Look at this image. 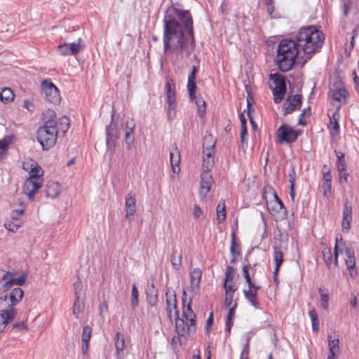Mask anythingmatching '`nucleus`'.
I'll return each instance as SVG.
<instances>
[{
  "label": "nucleus",
  "mask_w": 359,
  "mask_h": 359,
  "mask_svg": "<svg viewBox=\"0 0 359 359\" xmlns=\"http://www.w3.org/2000/svg\"><path fill=\"white\" fill-rule=\"evenodd\" d=\"M202 271L199 268L194 269L190 273V291L196 293L200 287Z\"/></svg>",
  "instance_id": "a211bd4d"
},
{
  "label": "nucleus",
  "mask_w": 359,
  "mask_h": 359,
  "mask_svg": "<svg viewBox=\"0 0 359 359\" xmlns=\"http://www.w3.org/2000/svg\"><path fill=\"white\" fill-rule=\"evenodd\" d=\"M339 172V182L341 183L342 182H347V177L348 173L346 172V168H344L343 169L337 168Z\"/></svg>",
  "instance_id": "13d9d810"
},
{
  "label": "nucleus",
  "mask_w": 359,
  "mask_h": 359,
  "mask_svg": "<svg viewBox=\"0 0 359 359\" xmlns=\"http://www.w3.org/2000/svg\"><path fill=\"white\" fill-rule=\"evenodd\" d=\"M69 120L66 116L58 119V122L47 121L37 130V140L43 150L53 147L57 140V134H65L69 129Z\"/></svg>",
  "instance_id": "20e7f679"
},
{
  "label": "nucleus",
  "mask_w": 359,
  "mask_h": 359,
  "mask_svg": "<svg viewBox=\"0 0 359 359\" xmlns=\"http://www.w3.org/2000/svg\"><path fill=\"white\" fill-rule=\"evenodd\" d=\"M248 289L243 290L245 297L248 299L250 304L255 309L259 308V302L257 298V292L260 287L254 284L252 285H248Z\"/></svg>",
  "instance_id": "2eb2a0df"
},
{
  "label": "nucleus",
  "mask_w": 359,
  "mask_h": 359,
  "mask_svg": "<svg viewBox=\"0 0 359 359\" xmlns=\"http://www.w3.org/2000/svg\"><path fill=\"white\" fill-rule=\"evenodd\" d=\"M272 203H276L277 208H284V205H283L282 201L278 197V196L276 193H274V194H273V201H271V204H272Z\"/></svg>",
  "instance_id": "338daca9"
},
{
  "label": "nucleus",
  "mask_w": 359,
  "mask_h": 359,
  "mask_svg": "<svg viewBox=\"0 0 359 359\" xmlns=\"http://www.w3.org/2000/svg\"><path fill=\"white\" fill-rule=\"evenodd\" d=\"M134 128L135 123L133 119L130 121H128L126 123L125 142L126 144V149L128 150L131 149L135 141Z\"/></svg>",
  "instance_id": "aec40b11"
},
{
  "label": "nucleus",
  "mask_w": 359,
  "mask_h": 359,
  "mask_svg": "<svg viewBox=\"0 0 359 359\" xmlns=\"http://www.w3.org/2000/svg\"><path fill=\"white\" fill-rule=\"evenodd\" d=\"M27 276L26 274H22V276L18 278H12V282L13 285H16L18 286L23 285L26 281Z\"/></svg>",
  "instance_id": "5fc2aeb1"
},
{
  "label": "nucleus",
  "mask_w": 359,
  "mask_h": 359,
  "mask_svg": "<svg viewBox=\"0 0 359 359\" xmlns=\"http://www.w3.org/2000/svg\"><path fill=\"white\" fill-rule=\"evenodd\" d=\"M298 57L303 63L306 62L296 41L287 39L280 41L277 49L276 63L282 72L290 70Z\"/></svg>",
  "instance_id": "7ed1b4c3"
},
{
  "label": "nucleus",
  "mask_w": 359,
  "mask_h": 359,
  "mask_svg": "<svg viewBox=\"0 0 359 359\" xmlns=\"http://www.w3.org/2000/svg\"><path fill=\"white\" fill-rule=\"evenodd\" d=\"M60 194V184L56 182H50L46 186V196L55 198Z\"/></svg>",
  "instance_id": "a878e982"
},
{
  "label": "nucleus",
  "mask_w": 359,
  "mask_h": 359,
  "mask_svg": "<svg viewBox=\"0 0 359 359\" xmlns=\"http://www.w3.org/2000/svg\"><path fill=\"white\" fill-rule=\"evenodd\" d=\"M16 222H17L16 223L9 222V223L5 224L6 228L10 231H12V232L16 231L18 229V228L21 226V223L20 222H18V220Z\"/></svg>",
  "instance_id": "6e6d98bb"
},
{
  "label": "nucleus",
  "mask_w": 359,
  "mask_h": 359,
  "mask_svg": "<svg viewBox=\"0 0 359 359\" xmlns=\"http://www.w3.org/2000/svg\"><path fill=\"white\" fill-rule=\"evenodd\" d=\"M168 103V116L169 118L173 116L175 113L176 108V98H167Z\"/></svg>",
  "instance_id": "58836bf2"
},
{
  "label": "nucleus",
  "mask_w": 359,
  "mask_h": 359,
  "mask_svg": "<svg viewBox=\"0 0 359 359\" xmlns=\"http://www.w3.org/2000/svg\"><path fill=\"white\" fill-rule=\"evenodd\" d=\"M288 177H289L290 184H295L297 175H296L294 163H290V171L288 173Z\"/></svg>",
  "instance_id": "de8ad7c7"
},
{
  "label": "nucleus",
  "mask_w": 359,
  "mask_h": 359,
  "mask_svg": "<svg viewBox=\"0 0 359 359\" xmlns=\"http://www.w3.org/2000/svg\"><path fill=\"white\" fill-rule=\"evenodd\" d=\"M171 263L175 269H180L182 265V254L175 250L171 256Z\"/></svg>",
  "instance_id": "4c0bfd02"
},
{
  "label": "nucleus",
  "mask_w": 359,
  "mask_h": 359,
  "mask_svg": "<svg viewBox=\"0 0 359 359\" xmlns=\"http://www.w3.org/2000/svg\"><path fill=\"white\" fill-rule=\"evenodd\" d=\"M175 327L176 330L179 335L180 336H186L188 334V331L187 327L184 325V322L182 319L180 318L178 316L175 318Z\"/></svg>",
  "instance_id": "2f4dec72"
},
{
  "label": "nucleus",
  "mask_w": 359,
  "mask_h": 359,
  "mask_svg": "<svg viewBox=\"0 0 359 359\" xmlns=\"http://www.w3.org/2000/svg\"><path fill=\"white\" fill-rule=\"evenodd\" d=\"M214 149H203V169L210 170L214 165Z\"/></svg>",
  "instance_id": "4be33fe9"
},
{
  "label": "nucleus",
  "mask_w": 359,
  "mask_h": 359,
  "mask_svg": "<svg viewBox=\"0 0 359 359\" xmlns=\"http://www.w3.org/2000/svg\"><path fill=\"white\" fill-rule=\"evenodd\" d=\"M343 217L348 218L352 217V206L351 203L346 201L344 203V208L343 210Z\"/></svg>",
  "instance_id": "09e8293b"
},
{
  "label": "nucleus",
  "mask_w": 359,
  "mask_h": 359,
  "mask_svg": "<svg viewBox=\"0 0 359 359\" xmlns=\"http://www.w3.org/2000/svg\"><path fill=\"white\" fill-rule=\"evenodd\" d=\"M9 276L10 273H6L3 275L2 280L4 281V283L2 287L4 291L9 290L13 285L11 278H8Z\"/></svg>",
  "instance_id": "a18cd8bd"
},
{
  "label": "nucleus",
  "mask_w": 359,
  "mask_h": 359,
  "mask_svg": "<svg viewBox=\"0 0 359 359\" xmlns=\"http://www.w3.org/2000/svg\"><path fill=\"white\" fill-rule=\"evenodd\" d=\"M353 76V82L355 85V89L359 94V77L357 76L355 71H353L352 73Z\"/></svg>",
  "instance_id": "774afa93"
},
{
  "label": "nucleus",
  "mask_w": 359,
  "mask_h": 359,
  "mask_svg": "<svg viewBox=\"0 0 359 359\" xmlns=\"http://www.w3.org/2000/svg\"><path fill=\"white\" fill-rule=\"evenodd\" d=\"M126 217L129 218L136 212L135 194L130 191L127 194L125 202Z\"/></svg>",
  "instance_id": "6ab92c4d"
},
{
  "label": "nucleus",
  "mask_w": 359,
  "mask_h": 359,
  "mask_svg": "<svg viewBox=\"0 0 359 359\" xmlns=\"http://www.w3.org/2000/svg\"><path fill=\"white\" fill-rule=\"evenodd\" d=\"M85 308L84 297H75V300L72 306V312L77 317Z\"/></svg>",
  "instance_id": "c85d7f7f"
},
{
  "label": "nucleus",
  "mask_w": 359,
  "mask_h": 359,
  "mask_svg": "<svg viewBox=\"0 0 359 359\" xmlns=\"http://www.w3.org/2000/svg\"><path fill=\"white\" fill-rule=\"evenodd\" d=\"M329 95L336 102L339 103L340 107L347 102L348 97V92L344 86L339 81L334 86L330 88Z\"/></svg>",
  "instance_id": "1a4fd4ad"
},
{
  "label": "nucleus",
  "mask_w": 359,
  "mask_h": 359,
  "mask_svg": "<svg viewBox=\"0 0 359 359\" xmlns=\"http://www.w3.org/2000/svg\"><path fill=\"white\" fill-rule=\"evenodd\" d=\"M114 346L116 348V357L117 359H123L125 353V339L122 334L117 332L114 337Z\"/></svg>",
  "instance_id": "f3484780"
},
{
  "label": "nucleus",
  "mask_w": 359,
  "mask_h": 359,
  "mask_svg": "<svg viewBox=\"0 0 359 359\" xmlns=\"http://www.w3.org/2000/svg\"><path fill=\"white\" fill-rule=\"evenodd\" d=\"M329 354L337 355L339 353V340L338 338L332 339L330 335L328 336Z\"/></svg>",
  "instance_id": "393cba45"
},
{
  "label": "nucleus",
  "mask_w": 359,
  "mask_h": 359,
  "mask_svg": "<svg viewBox=\"0 0 359 359\" xmlns=\"http://www.w3.org/2000/svg\"><path fill=\"white\" fill-rule=\"evenodd\" d=\"M130 305L133 309L138 305V290L135 284H133L132 287Z\"/></svg>",
  "instance_id": "ea45409f"
},
{
  "label": "nucleus",
  "mask_w": 359,
  "mask_h": 359,
  "mask_svg": "<svg viewBox=\"0 0 359 359\" xmlns=\"http://www.w3.org/2000/svg\"><path fill=\"white\" fill-rule=\"evenodd\" d=\"M106 134H107V145L108 148H114L115 147V140L117 137L116 131L114 127L111 123L106 128Z\"/></svg>",
  "instance_id": "b1692460"
},
{
  "label": "nucleus",
  "mask_w": 359,
  "mask_h": 359,
  "mask_svg": "<svg viewBox=\"0 0 359 359\" xmlns=\"http://www.w3.org/2000/svg\"><path fill=\"white\" fill-rule=\"evenodd\" d=\"M271 88L273 94V100L276 103H280L286 92V83L284 76L279 74L271 75Z\"/></svg>",
  "instance_id": "423d86ee"
},
{
  "label": "nucleus",
  "mask_w": 359,
  "mask_h": 359,
  "mask_svg": "<svg viewBox=\"0 0 359 359\" xmlns=\"http://www.w3.org/2000/svg\"><path fill=\"white\" fill-rule=\"evenodd\" d=\"M273 260L276 264L274 269V275H276L279 271L280 266L283 262V255L281 250L277 248H274Z\"/></svg>",
  "instance_id": "c756f323"
},
{
  "label": "nucleus",
  "mask_w": 359,
  "mask_h": 359,
  "mask_svg": "<svg viewBox=\"0 0 359 359\" xmlns=\"http://www.w3.org/2000/svg\"><path fill=\"white\" fill-rule=\"evenodd\" d=\"M43 117L44 120V124L49 121H53V122H58V120L56 121V114L55 112L52 109H47L43 114Z\"/></svg>",
  "instance_id": "a19ab883"
},
{
  "label": "nucleus",
  "mask_w": 359,
  "mask_h": 359,
  "mask_svg": "<svg viewBox=\"0 0 359 359\" xmlns=\"http://www.w3.org/2000/svg\"><path fill=\"white\" fill-rule=\"evenodd\" d=\"M41 177H29L24 183L23 191L30 200H33L35 193L41 187Z\"/></svg>",
  "instance_id": "9b49d317"
},
{
  "label": "nucleus",
  "mask_w": 359,
  "mask_h": 359,
  "mask_svg": "<svg viewBox=\"0 0 359 359\" xmlns=\"http://www.w3.org/2000/svg\"><path fill=\"white\" fill-rule=\"evenodd\" d=\"M20 205L21 208L13 210L11 214V217L14 221H18L19 217L24 213V208L22 201L20 202Z\"/></svg>",
  "instance_id": "8fccbe9b"
},
{
  "label": "nucleus",
  "mask_w": 359,
  "mask_h": 359,
  "mask_svg": "<svg viewBox=\"0 0 359 359\" xmlns=\"http://www.w3.org/2000/svg\"><path fill=\"white\" fill-rule=\"evenodd\" d=\"M92 333V328L89 325H86L83 328L81 342H89Z\"/></svg>",
  "instance_id": "37998d69"
},
{
  "label": "nucleus",
  "mask_w": 359,
  "mask_h": 359,
  "mask_svg": "<svg viewBox=\"0 0 359 359\" xmlns=\"http://www.w3.org/2000/svg\"><path fill=\"white\" fill-rule=\"evenodd\" d=\"M319 293L321 298V305L325 309L328 308L329 296L328 293L325 292L323 289L319 288Z\"/></svg>",
  "instance_id": "49530a36"
},
{
  "label": "nucleus",
  "mask_w": 359,
  "mask_h": 359,
  "mask_svg": "<svg viewBox=\"0 0 359 359\" xmlns=\"http://www.w3.org/2000/svg\"><path fill=\"white\" fill-rule=\"evenodd\" d=\"M309 315L311 318L312 322V329L313 332H318L319 330V320L318 314L315 310V309H311L309 311Z\"/></svg>",
  "instance_id": "c9c22d12"
},
{
  "label": "nucleus",
  "mask_w": 359,
  "mask_h": 359,
  "mask_svg": "<svg viewBox=\"0 0 359 359\" xmlns=\"http://www.w3.org/2000/svg\"><path fill=\"white\" fill-rule=\"evenodd\" d=\"M197 68L196 66L192 67V71L188 76L187 90L189 96L191 100H196L197 105V113L199 117L203 118L205 115L206 104L205 100L201 97L196 96V76L197 74Z\"/></svg>",
  "instance_id": "39448f33"
},
{
  "label": "nucleus",
  "mask_w": 359,
  "mask_h": 359,
  "mask_svg": "<svg viewBox=\"0 0 359 359\" xmlns=\"http://www.w3.org/2000/svg\"><path fill=\"white\" fill-rule=\"evenodd\" d=\"M84 46L81 43L80 38L78 39L77 42L64 43L58 46V50L63 56L76 55L82 50Z\"/></svg>",
  "instance_id": "ddd939ff"
},
{
  "label": "nucleus",
  "mask_w": 359,
  "mask_h": 359,
  "mask_svg": "<svg viewBox=\"0 0 359 359\" xmlns=\"http://www.w3.org/2000/svg\"><path fill=\"white\" fill-rule=\"evenodd\" d=\"M344 250L346 257L354 255V252L348 248L344 246V243L342 241L341 236H337L335 239V246H334V264L336 266L338 265V256L339 253H343Z\"/></svg>",
  "instance_id": "dca6fc26"
},
{
  "label": "nucleus",
  "mask_w": 359,
  "mask_h": 359,
  "mask_svg": "<svg viewBox=\"0 0 359 359\" xmlns=\"http://www.w3.org/2000/svg\"><path fill=\"white\" fill-rule=\"evenodd\" d=\"M166 315L167 318L172 321V317L178 316V311L177 309V300L175 294L172 292H166Z\"/></svg>",
  "instance_id": "4468645a"
},
{
  "label": "nucleus",
  "mask_w": 359,
  "mask_h": 359,
  "mask_svg": "<svg viewBox=\"0 0 359 359\" xmlns=\"http://www.w3.org/2000/svg\"><path fill=\"white\" fill-rule=\"evenodd\" d=\"M11 293L13 294L20 302L22 301L24 296V292L21 288L15 287L11 292Z\"/></svg>",
  "instance_id": "4d7b16f0"
},
{
  "label": "nucleus",
  "mask_w": 359,
  "mask_h": 359,
  "mask_svg": "<svg viewBox=\"0 0 359 359\" xmlns=\"http://www.w3.org/2000/svg\"><path fill=\"white\" fill-rule=\"evenodd\" d=\"M163 21L164 53L182 57L187 37L192 45L195 42L191 14L172 5L165 11Z\"/></svg>",
  "instance_id": "f257e3e1"
},
{
  "label": "nucleus",
  "mask_w": 359,
  "mask_h": 359,
  "mask_svg": "<svg viewBox=\"0 0 359 359\" xmlns=\"http://www.w3.org/2000/svg\"><path fill=\"white\" fill-rule=\"evenodd\" d=\"M276 135L278 142L280 144L293 142L298 137L297 131L286 124H283L279 127L276 131Z\"/></svg>",
  "instance_id": "6e6552de"
},
{
  "label": "nucleus",
  "mask_w": 359,
  "mask_h": 359,
  "mask_svg": "<svg viewBox=\"0 0 359 359\" xmlns=\"http://www.w3.org/2000/svg\"><path fill=\"white\" fill-rule=\"evenodd\" d=\"M337 161V168L343 169L344 168H346V163L344 159V154L341 151H334Z\"/></svg>",
  "instance_id": "79ce46f5"
},
{
  "label": "nucleus",
  "mask_w": 359,
  "mask_h": 359,
  "mask_svg": "<svg viewBox=\"0 0 359 359\" xmlns=\"http://www.w3.org/2000/svg\"><path fill=\"white\" fill-rule=\"evenodd\" d=\"M224 287L225 289L226 294H230L233 296V293L236 290L234 285L231 284H228L227 282H224Z\"/></svg>",
  "instance_id": "0e129e2a"
},
{
  "label": "nucleus",
  "mask_w": 359,
  "mask_h": 359,
  "mask_svg": "<svg viewBox=\"0 0 359 359\" xmlns=\"http://www.w3.org/2000/svg\"><path fill=\"white\" fill-rule=\"evenodd\" d=\"M226 219L225 201L222 200L217 207V219L222 223Z\"/></svg>",
  "instance_id": "7c9ffc66"
},
{
  "label": "nucleus",
  "mask_w": 359,
  "mask_h": 359,
  "mask_svg": "<svg viewBox=\"0 0 359 359\" xmlns=\"http://www.w3.org/2000/svg\"><path fill=\"white\" fill-rule=\"evenodd\" d=\"M183 316L187 319L189 318H195L196 316L191 310L190 304H188L187 306L184 307Z\"/></svg>",
  "instance_id": "864d4df0"
},
{
  "label": "nucleus",
  "mask_w": 359,
  "mask_h": 359,
  "mask_svg": "<svg viewBox=\"0 0 359 359\" xmlns=\"http://www.w3.org/2000/svg\"><path fill=\"white\" fill-rule=\"evenodd\" d=\"M4 297H6L8 299V305H12V306H15L17 304L20 303V302L15 298V297L11 293L9 295H5Z\"/></svg>",
  "instance_id": "e2e57ef3"
},
{
  "label": "nucleus",
  "mask_w": 359,
  "mask_h": 359,
  "mask_svg": "<svg viewBox=\"0 0 359 359\" xmlns=\"http://www.w3.org/2000/svg\"><path fill=\"white\" fill-rule=\"evenodd\" d=\"M212 175L210 170L203 169V172L201 175V183L199 189V195L202 199L206 198L208 194L210 191L212 184Z\"/></svg>",
  "instance_id": "f8f14e48"
},
{
  "label": "nucleus",
  "mask_w": 359,
  "mask_h": 359,
  "mask_svg": "<svg viewBox=\"0 0 359 359\" xmlns=\"http://www.w3.org/2000/svg\"><path fill=\"white\" fill-rule=\"evenodd\" d=\"M234 269L232 266H229L226 268L225 275V282L231 281L233 278Z\"/></svg>",
  "instance_id": "052dcab7"
},
{
  "label": "nucleus",
  "mask_w": 359,
  "mask_h": 359,
  "mask_svg": "<svg viewBox=\"0 0 359 359\" xmlns=\"http://www.w3.org/2000/svg\"><path fill=\"white\" fill-rule=\"evenodd\" d=\"M339 109L340 105H337L335 111L332 114V117L330 118V128L332 130L334 131L336 133H338L339 130V125L338 123V121L339 118Z\"/></svg>",
  "instance_id": "bb28decb"
},
{
  "label": "nucleus",
  "mask_w": 359,
  "mask_h": 359,
  "mask_svg": "<svg viewBox=\"0 0 359 359\" xmlns=\"http://www.w3.org/2000/svg\"><path fill=\"white\" fill-rule=\"evenodd\" d=\"M74 289L75 297H84V293L83 292V284L80 280H78L74 284Z\"/></svg>",
  "instance_id": "c03bdc74"
},
{
  "label": "nucleus",
  "mask_w": 359,
  "mask_h": 359,
  "mask_svg": "<svg viewBox=\"0 0 359 359\" xmlns=\"http://www.w3.org/2000/svg\"><path fill=\"white\" fill-rule=\"evenodd\" d=\"M216 140L212 135H206L203 143V149H214Z\"/></svg>",
  "instance_id": "e433bc0d"
},
{
  "label": "nucleus",
  "mask_w": 359,
  "mask_h": 359,
  "mask_svg": "<svg viewBox=\"0 0 359 359\" xmlns=\"http://www.w3.org/2000/svg\"><path fill=\"white\" fill-rule=\"evenodd\" d=\"M324 39L323 33L313 26L302 27L299 31L296 41L304 54V61L321 48Z\"/></svg>",
  "instance_id": "f03ea898"
},
{
  "label": "nucleus",
  "mask_w": 359,
  "mask_h": 359,
  "mask_svg": "<svg viewBox=\"0 0 359 359\" xmlns=\"http://www.w3.org/2000/svg\"><path fill=\"white\" fill-rule=\"evenodd\" d=\"M352 221V217L345 218L343 217L341 226L344 230L348 231L351 228V222Z\"/></svg>",
  "instance_id": "69168bd1"
},
{
  "label": "nucleus",
  "mask_w": 359,
  "mask_h": 359,
  "mask_svg": "<svg viewBox=\"0 0 359 359\" xmlns=\"http://www.w3.org/2000/svg\"><path fill=\"white\" fill-rule=\"evenodd\" d=\"M7 300L6 297L0 299V319L5 326L11 323L17 315L16 309L8 305Z\"/></svg>",
  "instance_id": "0eeeda50"
},
{
  "label": "nucleus",
  "mask_w": 359,
  "mask_h": 359,
  "mask_svg": "<svg viewBox=\"0 0 359 359\" xmlns=\"http://www.w3.org/2000/svg\"><path fill=\"white\" fill-rule=\"evenodd\" d=\"M165 90L166 98L175 97V86L174 81L171 79H166Z\"/></svg>",
  "instance_id": "473e14b6"
},
{
  "label": "nucleus",
  "mask_w": 359,
  "mask_h": 359,
  "mask_svg": "<svg viewBox=\"0 0 359 359\" xmlns=\"http://www.w3.org/2000/svg\"><path fill=\"white\" fill-rule=\"evenodd\" d=\"M323 257L325 262L326 263V265L330 267L331 263H332V253L330 249H327V250H325L323 252Z\"/></svg>",
  "instance_id": "680f3d73"
},
{
  "label": "nucleus",
  "mask_w": 359,
  "mask_h": 359,
  "mask_svg": "<svg viewBox=\"0 0 359 359\" xmlns=\"http://www.w3.org/2000/svg\"><path fill=\"white\" fill-rule=\"evenodd\" d=\"M249 266L248 265H244L242 269L243 274L245 278V280L248 283V285H252L255 283L252 281L251 278L250 276L249 272Z\"/></svg>",
  "instance_id": "603ef678"
},
{
  "label": "nucleus",
  "mask_w": 359,
  "mask_h": 359,
  "mask_svg": "<svg viewBox=\"0 0 359 359\" xmlns=\"http://www.w3.org/2000/svg\"><path fill=\"white\" fill-rule=\"evenodd\" d=\"M148 304L151 306H156L158 302V292L154 285L147 291Z\"/></svg>",
  "instance_id": "cd10ccee"
},
{
  "label": "nucleus",
  "mask_w": 359,
  "mask_h": 359,
  "mask_svg": "<svg viewBox=\"0 0 359 359\" xmlns=\"http://www.w3.org/2000/svg\"><path fill=\"white\" fill-rule=\"evenodd\" d=\"M170 159L172 172L175 173H178L180 170L179 165L180 162V155L177 148H175L170 152Z\"/></svg>",
  "instance_id": "5701e85b"
},
{
  "label": "nucleus",
  "mask_w": 359,
  "mask_h": 359,
  "mask_svg": "<svg viewBox=\"0 0 359 359\" xmlns=\"http://www.w3.org/2000/svg\"><path fill=\"white\" fill-rule=\"evenodd\" d=\"M41 89L47 101L53 104H57L60 102L59 90L53 83L46 81H43Z\"/></svg>",
  "instance_id": "9d476101"
},
{
  "label": "nucleus",
  "mask_w": 359,
  "mask_h": 359,
  "mask_svg": "<svg viewBox=\"0 0 359 359\" xmlns=\"http://www.w3.org/2000/svg\"><path fill=\"white\" fill-rule=\"evenodd\" d=\"M322 187L323 189L324 196L326 197H329L331 195L332 191L331 182H323Z\"/></svg>",
  "instance_id": "bf43d9fd"
},
{
  "label": "nucleus",
  "mask_w": 359,
  "mask_h": 359,
  "mask_svg": "<svg viewBox=\"0 0 359 359\" xmlns=\"http://www.w3.org/2000/svg\"><path fill=\"white\" fill-rule=\"evenodd\" d=\"M14 94L9 88H4L0 93V100L3 102H8L13 100Z\"/></svg>",
  "instance_id": "72a5a7b5"
},
{
  "label": "nucleus",
  "mask_w": 359,
  "mask_h": 359,
  "mask_svg": "<svg viewBox=\"0 0 359 359\" xmlns=\"http://www.w3.org/2000/svg\"><path fill=\"white\" fill-rule=\"evenodd\" d=\"M30 171H29V177H33L34 178L41 177L42 176V170L41 167L37 164L35 161H32L30 163Z\"/></svg>",
  "instance_id": "f704fd0d"
},
{
  "label": "nucleus",
  "mask_w": 359,
  "mask_h": 359,
  "mask_svg": "<svg viewBox=\"0 0 359 359\" xmlns=\"http://www.w3.org/2000/svg\"><path fill=\"white\" fill-rule=\"evenodd\" d=\"M187 329L188 333L196 332L195 318H187Z\"/></svg>",
  "instance_id": "3c124183"
},
{
  "label": "nucleus",
  "mask_w": 359,
  "mask_h": 359,
  "mask_svg": "<svg viewBox=\"0 0 359 359\" xmlns=\"http://www.w3.org/2000/svg\"><path fill=\"white\" fill-rule=\"evenodd\" d=\"M301 103V95H295L294 96L289 97L286 101L287 106L284 107L285 114L292 113L293 111L300 107Z\"/></svg>",
  "instance_id": "412c9836"
}]
</instances>
